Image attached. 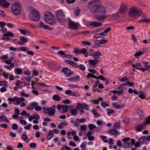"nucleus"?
I'll return each instance as SVG.
<instances>
[{"instance_id": "e433bc0d", "label": "nucleus", "mask_w": 150, "mask_h": 150, "mask_svg": "<svg viewBox=\"0 0 150 150\" xmlns=\"http://www.w3.org/2000/svg\"><path fill=\"white\" fill-rule=\"evenodd\" d=\"M62 109L64 112H67L68 110V106L67 105H63L62 106Z\"/></svg>"}, {"instance_id": "f8f14e48", "label": "nucleus", "mask_w": 150, "mask_h": 150, "mask_svg": "<svg viewBox=\"0 0 150 150\" xmlns=\"http://www.w3.org/2000/svg\"><path fill=\"white\" fill-rule=\"evenodd\" d=\"M89 26L92 27H99L102 25V23L100 22L95 21H92L89 22Z\"/></svg>"}, {"instance_id": "c03bdc74", "label": "nucleus", "mask_w": 150, "mask_h": 150, "mask_svg": "<svg viewBox=\"0 0 150 150\" xmlns=\"http://www.w3.org/2000/svg\"><path fill=\"white\" fill-rule=\"evenodd\" d=\"M87 127L86 125H82L80 126V129L81 131H84L87 129Z\"/></svg>"}, {"instance_id": "6ab92c4d", "label": "nucleus", "mask_w": 150, "mask_h": 150, "mask_svg": "<svg viewBox=\"0 0 150 150\" xmlns=\"http://www.w3.org/2000/svg\"><path fill=\"white\" fill-rule=\"evenodd\" d=\"M62 72H64L65 74L68 76H69L71 74V71L70 70L66 67L63 68Z\"/></svg>"}, {"instance_id": "c756f323", "label": "nucleus", "mask_w": 150, "mask_h": 150, "mask_svg": "<svg viewBox=\"0 0 150 150\" xmlns=\"http://www.w3.org/2000/svg\"><path fill=\"white\" fill-rule=\"evenodd\" d=\"M89 62L92 65L95 66L98 64V62L97 60L91 59L89 60Z\"/></svg>"}, {"instance_id": "393cba45", "label": "nucleus", "mask_w": 150, "mask_h": 150, "mask_svg": "<svg viewBox=\"0 0 150 150\" xmlns=\"http://www.w3.org/2000/svg\"><path fill=\"white\" fill-rule=\"evenodd\" d=\"M52 131L50 130L48 132V134L47 137V138L48 140L51 139L54 135V134Z\"/></svg>"}, {"instance_id": "79ce46f5", "label": "nucleus", "mask_w": 150, "mask_h": 150, "mask_svg": "<svg viewBox=\"0 0 150 150\" xmlns=\"http://www.w3.org/2000/svg\"><path fill=\"white\" fill-rule=\"evenodd\" d=\"M108 111L107 112V115L108 116L110 115V114L113 113L115 112V110L113 109H108Z\"/></svg>"}, {"instance_id": "3c124183", "label": "nucleus", "mask_w": 150, "mask_h": 150, "mask_svg": "<svg viewBox=\"0 0 150 150\" xmlns=\"http://www.w3.org/2000/svg\"><path fill=\"white\" fill-rule=\"evenodd\" d=\"M38 105V104L36 102H33L30 104V105L32 107L35 108Z\"/></svg>"}, {"instance_id": "bf43d9fd", "label": "nucleus", "mask_w": 150, "mask_h": 150, "mask_svg": "<svg viewBox=\"0 0 150 150\" xmlns=\"http://www.w3.org/2000/svg\"><path fill=\"white\" fill-rule=\"evenodd\" d=\"M19 30L22 34L24 35L26 34V33L27 32V30L25 29L22 30L21 29H19Z\"/></svg>"}, {"instance_id": "4d7b16f0", "label": "nucleus", "mask_w": 150, "mask_h": 150, "mask_svg": "<svg viewBox=\"0 0 150 150\" xmlns=\"http://www.w3.org/2000/svg\"><path fill=\"white\" fill-rule=\"evenodd\" d=\"M80 12V10L79 9H76L74 12V14L77 16L79 15V13Z\"/></svg>"}, {"instance_id": "4be33fe9", "label": "nucleus", "mask_w": 150, "mask_h": 150, "mask_svg": "<svg viewBox=\"0 0 150 150\" xmlns=\"http://www.w3.org/2000/svg\"><path fill=\"white\" fill-rule=\"evenodd\" d=\"M3 36L8 38H9V37L13 38L14 37V35L13 33L11 31H8L6 32L3 35Z\"/></svg>"}, {"instance_id": "052dcab7", "label": "nucleus", "mask_w": 150, "mask_h": 150, "mask_svg": "<svg viewBox=\"0 0 150 150\" xmlns=\"http://www.w3.org/2000/svg\"><path fill=\"white\" fill-rule=\"evenodd\" d=\"M121 15L120 14V13H118V11H117V12L113 15V17L115 19H117Z\"/></svg>"}, {"instance_id": "cd10ccee", "label": "nucleus", "mask_w": 150, "mask_h": 150, "mask_svg": "<svg viewBox=\"0 0 150 150\" xmlns=\"http://www.w3.org/2000/svg\"><path fill=\"white\" fill-rule=\"evenodd\" d=\"M14 71L16 74L19 75L21 74L22 73V70L20 68H15L14 70Z\"/></svg>"}, {"instance_id": "ea45409f", "label": "nucleus", "mask_w": 150, "mask_h": 150, "mask_svg": "<svg viewBox=\"0 0 150 150\" xmlns=\"http://www.w3.org/2000/svg\"><path fill=\"white\" fill-rule=\"evenodd\" d=\"M20 94L21 96L22 97H28L30 96L29 94L25 93L24 92H20Z\"/></svg>"}, {"instance_id": "4468645a", "label": "nucleus", "mask_w": 150, "mask_h": 150, "mask_svg": "<svg viewBox=\"0 0 150 150\" xmlns=\"http://www.w3.org/2000/svg\"><path fill=\"white\" fill-rule=\"evenodd\" d=\"M135 111L137 114L139 115V116L141 117H144V113L142 109L137 108L136 109Z\"/></svg>"}, {"instance_id": "c9c22d12", "label": "nucleus", "mask_w": 150, "mask_h": 150, "mask_svg": "<svg viewBox=\"0 0 150 150\" xmlns=\"http://www.w3.org/2000/svg\"><path fill=\"white\" fill-rule=\"evenodd\" d=\"M20 40L23 42H28V39L27 38H25L23 36L20 37L19 38Z\"/></svg>"}, {"instance_id": "13d9d810", "label": "nucleus", "mask_w": 150, "mask_h": 150, "mask_svg": "<svg viewBox=\"0 0 150 150\" xmlns=\"http://www.w3.org/2000/svg\"><path fill=\"white\" fill-rule=\"evenodd\" d=\"M142 67V65L140 63H136V68L137 69L139 70L141 67Z\"/></svg>"}, {"instance_id": "4c0bfd02", "label": "nucleus", "mask_w": 150, "mask_h": 150, "mask_svg": "<svg viewBox=\"0 0 150 150\" xmlns=\"http://www.w3.org/2000/svg\"><path fill=\"white\" fill-rule=\"evenodd\" d=\"M88 128L90 130H92L93 129L96 128V127L94 125L90 124L88 125Z\"/></svg>"}, {"instance_id": "f3484780", "label": "nucleus", "mask_w": 150, "mask_h": 150, "mask_svg": "<svg viewBox=\"0 0 150 150\" xmlns=\"http://www.w3.org/2000/svg\"><path fill=\"white\" fill-rule=\"evenodd\" d=\"M39 27L40 28H44L46 30H51L52 29V28L50 27L47 25H45L42 22H41L40 23Z\"/></svg>"}, {"instance_id": "774afa93", "label": "nucleus", "mask_w": 150, "mask_h": 150, "mask_svg": "<svg viewBox=\"0 0 150 150\" xmlns=\"http://www.w3.org/2000/svg\"><path fill=\"white\" fill-rule=\"evenodd\" d=\"M69 144L70 146L74 147H75L76 146V144L74 142L72 141H70L69 142Z\"/></svg>"}, {"instance_id": "864d4df0", "label": "nucleus", "mask_w": 150, "mask_h": 150, "mask_svg": "<svg viewBox=\"0 0 150 150\" xmlns=\"http://www.w3.org/2000/svg\"><path fill=\"white\" fill-rule=\"evenodd\" d=\"M141 16L142 18H146L147 15L146 14L143 13L140 10V15L138 16Z\"/></svg>"}, {"instance_id": "bb28decb", "label": "nucleus", "mask_w": 150, "mask_h": 150, "mask_svg": "<svg viewBox=\"0 0 150 150\" xmlns=\"http://www.w3.org/2000/svg\"><path fill=\"white\" fill-rule=\"evenodd\" d=\"M15 85L18 88L21 89L23 87L22 82L20 80H17L15 83Z\"/></svg>"}, {"instance_id": "6e6d98bb", "label": "nucleus", "mask_w": 150, "mask_h": 150, "mask_svg": "<svg viewBox=\"0 0 150 150\" xmlns=\"http://www.w3.org/2000/svg\"><path fill=\"white\" fill-rule=\"evenodd\" d=\"M140 93H141V94H139V97L140 98L144 99V98L145 97V95L144 93L143 92H140Z\"/></svg>"}, {"instance_id": "0eeeda50", "label": "nucleus", "mask_w": 150, "mask_h": 150, "mask_svg": "<svg viewBox=\"0 0 150 150\" xmlns=\"http://www.w3.org/2000/svg\"><path fill=\"white\" fill-rule=\"evenodd\" d=\"M11 9L12 13L15 15H19L21 13V9L19 4L13 5L11 6Z\"/></svg>"}, {"instance_id": "338daca9", "label": "nucleus", "mask_w": 150, "mask_h": 150, "mask_svg": "<svg viewBox=\"0 0 150 150\" xmlns=\"http://www.w3.org/2000/svg\"><path fill=\"white\" fill-rule=\"evenodd\" d=\"M145 139V136H144L142 137H141L139 140V142L142 143V142H144Z\"/></svg>"}, {"instance_id": "a19ab883", "label": "nucleus", "mask_w": 150, "mask_h": 150, "mask_svg": "<svg viewBox=\"0 0 150 150\" xmlns=\"http://www.w3.org/2000/svg\"><path fill=\"white\" fill-rule=\"evenodd\" d=\"M74 52L77 54H79L81 53V50L78 48H74Z\"/></svg>"}, {"instance_id": "39448f33", "label": "nucleus", "mask_w": 150, "mask_h": 150, "mask_svg": "<svg viewBox=\"0 0 150 150\" xmlns=\"http://www.w3.org/2000/svg\"><path fill=\"white\" fill-rule=\"evenodd\" d=\"M140 13V10L137 8L132 7L129 10L128 14L129 16L132 18H134L138 16Z\"/></svg>"}, {"instance_id": "69168bd1", "label": "nucleus", "mask_w": 150, "mask_h": 150, "mask_svg": "<svg viewBox=\"0 0 150 150\" xmlns=\"http://www.w3.org/2000/svg\"><path fill=\"white\" fill-rule=\"evenodd\" d=\"M15 114L16 115H19L20 114V112L18 108H15Z\"/></svg>"}, {"instance_id": "49530a36", "label": "nucleus", "mask_w": 150, "mask_h": 150, "mask_svg": "<svg viewBox=\"0 0 150 150\" xmlns=\"http://www.w3.org/2000/svg\"><path fill=\"white\" fill-rule=\"evenodd\" d=\"M138 21L139 22H143L145 23H149L150 22V19L144 18L139 20Z\"/></svg>"}, {"instance_id": "5fc2aeb1", "label": "nucleus", "mask_w": 150, "mask_h": 150, "mask_svg": "<svg viewBox=\"0 0 150 150\" xmlns=\"http://www.w3.org/2000/svg\"><path fill=\"white\" fill-rule=\"evenodd\" d=\"M86 146V142H82L80 145V147L81 149H85V147Z\"/></svg>"}, {"instance_id": "6e6552de", "label": "nucleus", "mask_w": 150, "mask_h": 150, "mask_svg": "<svg viewBox=\"0 0 150 150\" xmlns=\"http://www.w3.org/2000/svg\"><path fill=\"white\" fill-rule=\"evenodd\" d=\"M30 17L33 20L35 21H39L40 16L38 13L35 10L32 11L30 13Z\"/></svg>"}, {"instance_id": "f257e3e1", "label": "nucleus", "mask_w": 150, "mask_h": 150, "mask_svg": "<svg viewBox=\"0 0 150 150\" xmlns=\"http://www.w3.org/2000/svg\"><path fill=\"white\" fill-rule=\"evenodd\" d=\"M93 13L96 18L99 21H102L105 20L108 17L106 15V11L105 8L101 6Z\"/></svg>"}, {"instance_id": "a18cd8bd", "label": "nucleus", "mask_w": 150, "mask_h": 150, "mask_svg": "<svg viewBox=\"0 0 150 150\" xmlns=\"http://www.w3.org/2000/svg\"><path fill=\"white\" fill-rule=\"evenodd\" d=\"M143 53V52H138L134 54V56L136 58H138L139 56L141 55Z\"/></svg>"}, {"instance_id": "5701e85b", "label": "nucleus", "mask_w": 150, "mask_h": 150, "mask_svg": "<svg viewBox=\"0 0 150 150\" xmlns=\"http://www.w3.org/2000/svg\"><path fill=\"white\" fill-rule=\"evenodd\" d=\"M80 79V77L79 76H76L71 78H69L67 80L71 82H74L76 81H78Z\"/></svg>"}, {"instance_id": "c85d7f7f", "label": "nucleus", "mask_w": 150, "mask_h": 150, "mask_svg": "<svg viewBox=\"0 0 150 150\" xmlns=\"http://www.w3.org/2000/svg\"><path fill=\"white\" fill-rule=\"evenodd\" d=\"M52 99L54 101H59L61 100V98L58 94H56L53 96Z\"/></svg>"}, {"instance_id": "a878e982", "label": "nucleus", "mask_w": 150, "mask_h": 150, "mask_svg": "<svg viewBox=\"0 0 150 150\" xmlns=\"http://www.w3.org/2000/svg\"><path fill=\"white\" fill-rule=\"evenodd\" d=\"M91 112L93 113L94 115L96 117H98L100 116V114L98 113L96 110L95 109H93L91 110Z\"/></svg>"}, {"instance_id": "20e7f679", "label": "nucleus", "mask_w": 150, "mask_h": 150, "mask_svg": "<svg viewBox=\"0 0 150 150\" xmlns=\"http://www.w3.org/2000/svg\"><path fill=\"white\" fill-rule=\"evenodd\" d=\"M55 105H53L52 107L46 108L45 107H43L42 108V109L44 113L47 114L50 116H53L55 114Z\"/></svg>"}, {"instance_id": "58836bf2", "label": "nucleus", "mask_w": 150, "mask_h": 150, "mask_svg": "<svg viewBox=\"0 0 150 150\" xmlns=\"http://www.w3.org/2000/svg\"><path fill=\"white\" fill-rule=\"evenodd\" d=\"M83 104H82L80 103H78L76 105V108L78 109H83Z\"/></svg>"}, {"instance_id": "603ef678", "label": "nucleus", "mask_w": 150, "mask_h": 150, "mask_svg": "<svg viewBox=\"0 0 150 150\" xmlns=\"http://www.w3.org/2000/svg\"><path fill=\"white\" fill-rule=\"evenodd\" d=\"M7 30L6 28L4 27H1L0 31H1L2 33H4L7 32Z\"/></svg>"}, {"instance_id": "1a4fd4ad", "label": "nucleus", "mask_w": 150, "mask_h": 150, "mask_svg": "<svg viewBox=\"0 0 150 150\" xmlns=\"http://www.w3.org/2000/svg\"><path fill=\"white\" fill-rule=\"evenodd\" d=\"M15 102L16 103H14V104L16 105H18L20 104L22 102H24L25 100V99L23 97H18L17 96H15Z\"/></svg>"}, {"instance_id": "680f3d73", "label": "nucleus", "mask_w": 150, "mask_h": 150, "mask_svg": "<svg viewBox=\"0 0 150 150\" xmlns=\"http://www.w3.org/2000/svg\"><path fill=\"white\" fill-rule=\"evenodd\" d=\"M19 121L21 124L22 125H25L27 124L26 122L23 120H20Z\"/></svg>"}, {"instance_id": "0e129e2a", "label": "nucleus", "mask_w": 150, "mask_h": 150, "mask_svg": "<svg viewBox=\"0 0 150 150\" xmlns=\"http://www.w3.org/2000/svg\"><path fill=\"white\" fill-rule=\"evenodd\" d=\"M79 120V119H76V120L75 122L74 125L76 127H78L79 126V122H78Z\"/></svg>"}, {"instance_id": "e2e57ef3", "label": "nucleus", "mask_w": 150, "mask_h": 150, "mask_svg": "<svg viewBox=\"0 0 150 150\" xmlns=\"http://www.w3.org/2000/svg\"><path fill=\"white\" fill-rule=\"evenodd\" d=\"M113 142V139L112 138H109V140L108 144L110 145H112L114 144Z\"/></svg>"}, {"instance_id": "09e8293b", "label": "nucleus", "mask_w": 150, "mask_h": 150, "mask_svg": "<svg viewBox=\"0 0 150 150\" xmlns=\"http://www.w3.org/2000/svg\"><path fill=\"white\" fill-rule=\"evenodd\" d=\"M7 83L6 81H0V86H7Z\"/></svg>"}, {"instance_id": "473e14b6", "label": "nucleus", "mask_w": 150, "mask_h": 150, "mask_svg": "<svg viewBox=\"0 0 150 150\" xmlns=\"http://www.w3.org/2000/svg\"><path fill=\"white\" fill-rule=\"evenodd\" d=\"M120 127V124L117 122H115L113 125V128L115 129H119Z\"/></svg>"}, {"instance_id": "2f4dec72", "label": "nucleus", "mask_w": 150, "mask_h": 150, "mask_svg": "<svg viewBox=\"0 0 150 150\" xmlns=\"http://www.w3.org/2000/svg\"><path fill=\"white\" fill-rule=\"evenodd\" d=\"M143 123L145 125V126L150 124V115L145 120V121Z\"/></svg>"}, {"instance_id": "412c9836", "label": "nucleus", "mask_w": 150, "mask_h": 150, "mask_svg": "<svg viewBox=\"0 0 150 150\" xmlns=\"http://www.w3.org/2000/svg\"><path fill=\"white\" fill-rule=\"evenodd\" d=\"M65 93L67 95L72 96H75L76 95L75 92L69 90H66L65 92Z\"/></svg>"}, {"instance_id": "ddd939ff", "label": "nucleus", "mask_w": 150, "mask_h": 150, "mask_svg": "<svg viewBox=\"0 0 150 150\" xmlns=\"http://www.w3.org/2000/svg\"><path fill=\"white\" fill-rule=\"evenodd\" d=\"M113 107L116 109H120L124 106V105L122 103H114L112 104Z\"/></svg>"}, {"instance_id": "f03ea898", "label": "nucleus", "mask_w": 150, "mask_h": 150, "mask_svg": "<svg viewBox=\"0 0 150 150\" xmlns=\"http://www.w3.org/2000/svg\"><path fill=\"white\" fill-rule=\"evenodd\" d=\"M101 3L100 1L95 0L90 1L88 6L90 11L93 13L101 6Z\"/></svg>"}, {"instance_id": "9b49d317", "label": "nucleus", "mask_w": 150, "mask_h": 150, "mask_svg": "<svg viewBox=\"0 0 150 150\" xmlns=\"http://www.w3.org/2000/svg\"><path fill=\"white\" fill-rule=\"evenodd\" d=\"M146 126L143 123L138 125L135 127V129L137 132H141L142 129H145Z\"/></svg>"}, {"instance_id": "de8ad7c7", "label": "nucleus", "mask_w": 150, "mask_h": 150, "mask_svg": "<svg viewBox=\"0 0 150 150\" xmlns=\"http://www.w3.org/2000/svg\"><path fill=\"white\" fill-rule=\"evenodd\" d=\"M29 146L30 148L34 149L36 147L37 144L35 143H30Z\"/></svg>"}, {"instance_id": "7ed1b4c3", "label": "nucleus", "mask_w": 150, "mask_h": 150, "mask_svg": "<svg viewBox=\"0 0 150 150\" xmlns=\"http://www.w3.org/2000/svg\"><path fill=\"white\" fill-rule=\"evenodd\" d=\"M44 20L49 25H53L56 23V22L55 20L52 19L53 15L50 12L46 11L44 14Z\"/></svg>"}, {"instance_id": "8fccbe9b", "label": "nucleus", "mask_w": 150, "mask_h": 150, "mask_svg": "<svg viewBox=\"0 0 150 150\" xmlns=\"http://www.w3.org/2000/svg\"><path fill=\"white\" fill-rule=\"evenodd\" d=\"M12 128L13 130H16L18 128V125L16 123L13 124Z\"/></svg>"}, {"instance_id": "72a5a7b5", "label": "nucleus", "mask_w": 150, "mask_h": 150, "mask_svg": "<svg viewBox=\"0 0 150 150\" xmlns=\"http://www.w3.org/2000/svg\"><path fill=\"white\" fill-rule=\"evenodd\" d=\"M69 112L71 113L72 115L74 116L76 115L77 111L76 109H74L70 110Z\"/></svg>"}, {"instance_id": "dca6fc26", "label": "nucleus", "mask_w": 150, "mask_h": 150, "mask_svg": "<svg viewBox=\"0 0 150 150\" xmlns=\"http://www.w3.org/2000/svg\"><path fill=\"white\" fill-rule=\"evenodd\" d=\"M127 8L126 6H123L121 7L119 11H118V13H120V15H124L126 12Z\"/></svg>"}, {"instance_id": "37998d69", "label": "nucleus", "mask_w": 150, "mask_h": 150, "mask_svg": "<svg viewBox=\"0 0 150 150\" xmlns=\"http://www.w3.org/2000/svg\"><path fill=\"white\" fill-rule=\"evenodd\" d=\"M82 44L85 45L90 46L91 45V43L87 41H82L81 42Z\"/></svg>"}, {"instance_id": "2eb2a0df", "label": "nucleus", "mask_w": 150, "mask_h": 150, "mask_svg": "<svg viewBox=\"0 0 150 150\" xmlns=\"http://www.w3.org/2000/svg\"><path fill=\"white\" fill-rule=\"evenodd\" d=\"M69 25L71 29L73 30H77L78 28V25L73 21L70 22L69 24Z\"/></svg>"}, {"instance_id": "aec40b11", "label": "nucleus", "mask_w": 150, "mask_h": 150, "mask_svg": "<svg viewBox=\"0 0 150 150\" xmlns=\"http://www.w3.org/2000/svg\"><path fill=\"white\" fill-rule=\"evenodd\" d=\"M21 137L22 139L25 142L27 143H28L29 142L30 140L28 139V138L26 133L25 132L23 133L21 136Z\"/></svg>"}, {"instance_id": "9d476101", "label": "nucleus", "mask_w": 150, "mask_h": 150, "mask_svg": "<svg viewBox=\"0 0 150 150\" xmlns=\"http://www.w3.org/2000/svg\"><path fill=\"white\" fill-rule=\"evenodd\" d=\"M106 133L109 134H111L114 135H117L120 134V132L115 129H110L106 131Z\"/></svg>"}, {"instance_id": "b1692460", "label": "nucleus", "mask_w": 150, "mask_h": 150, "mask_svg": "<svg viewBox=\"0 0 150 150\" xmlns=\"http://www.w3.org/2000/svg\"><path fill=\"white\" fill-rule=\"evenodd\" d=\"M0 121H4L8 123L9 122V121L7 119L6 117L4 115H2L0 116Z\"/></svg>"}, {"instance_id": "423d86ee", "label": "nucleus", "mask_w": 150, "mask_h": 150, "mask_svg": "<svg viewBox=\"0 0 150 150\" xmlns=\"http://www.w3.org/2000/svg\"><path fill=\"white\" fill-rule=\"evenodd\" d=\"M56 16L58 21L61 23L66 21L64 13L61 10H59L56 11Z\"/></svg>"}, {"instance_id": "f704fd0d", "label": "nucleus", "mask_w": 150, "mask_h": 150, "mask_svg": "<svg viewBox=\"0 0 150 150\" xmlns=\"http://www.w3.org/2000/svg\"><path fill=\"white\" fill-rule=\"evenodd\" d=\"M97 43L98 44H104L106 43L107 42V41L105 40L101 39L97 41Z\"/></svg>"}, {"instance_id": "a211bd4d", "label": "nucleus", "mask_w": 150, "mask_h": 150, "mask_svg": "<svg viewBox=\"0 0 150 150\" xmlns=\"http://www.w3.org/2000/svg\"><path fill=\"white\" fill-rule=\"evenodd\" d=\"M0 5L4 8H7L9 6V4L6 2L5 0H0Z\"/></svg>"}, {"instance_id": "7c9ffc66", "label": "nucleus", "mask_w": 150, "mask_h": 150, "mask_svg": "<svg viewBox=\"0 0 150 150\" xmlns=\"http://www.w3.org/2000/svg\"><path fill=\"white\" fill-rule=\"evenodd\" d=\"M100 54L101 53L99 51L95 52L93 54L94 58L96 59H98Z\"/></svg>"}]
</instances>
